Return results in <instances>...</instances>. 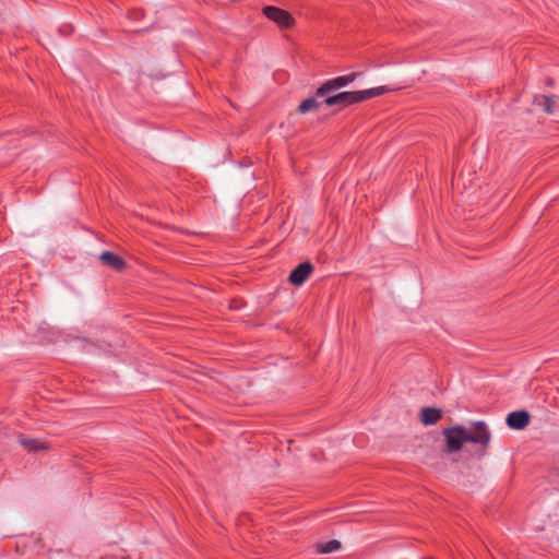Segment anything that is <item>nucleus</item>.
I'll list each match as a JSON object with an SVG mask.
<instances>
[{
	"label": "nucleus",
	"instance_id": "nucleus-11",
	"mask_svg": "<svg viewBox=\"0 0 559 559\" xmlns=\"http://www.w3.org/2000/svg\"><path fill=\"white\" fill-rule=\"evenodd\" d=\"M389 92H391V88H389L386 86H379V87L360 91V94H361L362 102H365L367 99L378 97V96L386 94Z\"/></svg>",
	"mask_w": 559,
	"mask_h": 559
},
{
	"label": "nucleus",
	"instance_id": "nucleus-10",
	"mask_svg": "<svg viewBox=\"0 0 559 559\" xmlns=\"http://www.w3.org/2000/svg\"><path fill=\"white\" fill-rule=\"evenodd\" d=\"M99 260L104 264L116 271H121L126 267L124 260L120 255L110 251L102 252V254L99 255Z\"/></svg>",
	"mask_w": 559,
	"mask_h": 559
},
{
	"label": "nucleus",
	"instance_id": "nucleus-12",
	"mask_svg": "<svg viewBox=\"0 0 559 559\" xmlns=\"http://www.w3.org/2000/svg\"><path fill=\"white\" fill-rule=\"evenodd\" d=\"M319 108V103L316 98H307L305 99L298 107V110L301 114H306L309 111L317 110Z\"/></svg>",
	"mask_w": 559,
	"mask_h": 559
},
{
	"label": "nucleus",
	"instance_id": "nucleus-1",
	"mask_svg": "<svg viewBox=\"0 0 559 559\" xmlns=\"http://www.w3.org/2000/svg\"><path fill=\"white\" fill-rule=\"evenodd\" d=\"M444 439V453H457L466 442L480 444L486 449L491 440V432L484 421H474L471 426L461 425L447 427L442 430Z\"/></svg>",
	"mask_w": 559,
	"mask_h": 559
},
{
	"label": "nucleus",
	"instance_id": "nucleus-2",
	"mask_svg": "<svg viewBox=\"0 0 559 559\" xmlns=\"http://www.w3.org/2000/svg\"><path fill=\"white\" fill-rule=\"evenodd\" d=\"M262 12L281 28H290L295 24L292 14L281 8L267 5L262 9Z\"/></svg>",
	"mask_w": 559,
	"mask_h": 559
},
{
	"label": "nucleus",
	"instance_id": "nucleus-7",
	"mask_svg": "<svg viewBox=\"0 0 559 559\" xmlns=\"http://www.w3.org/2000/svg\"><path fill=\"white\" fill-rule=\"evenodd\" d=\"M534 103L543 107L544 111L554 115L559 111V96H536Z\"/></svg>",
	"mask_w": 559,
	"mask_h": 559
},
{
	"label": "nucleus",
	"instance_id": "nucleus-13",
	"mask_svg": "<svg viewBox=\"0 0 559 559\" xmlns=\"http://www.w3.org/2000/svg\"><path fill=\"white\" fill-rule=\"evenodd\" d=\"M340 546H341L340 542H337V540H331V542H329V543L324 544V545L321 547L320 551H321L322 554H329V552H332V551H334V550L338 549V548H340Z\"/></svg>",
	"mask_w": 559,
	"mask_h": 559
},
{
	"label": "nucleus",
	"instance_id": "nucleus-3",
	"mask_svg": "<svg viewBox=\"0 0 559 559\" xmlns=\"http://www.w3.org/2000/svg\"><path fill=\"white\" fill-rule=\"evenodd\" d=\"M358 73L354 72L347 75L337 76L335 79L329 80L322 86H320L317 91L318 96H326L332 92L341 90L352 82L356 80Z\"/></svg>",
	"mask_w": 559,
	"mask_h": 559
},
{
	"label": "nucleus",
	"instance_id": "nucleus-8",
	"mask_svg": "<svg viewBox=\"0 0 559 559\" xmlns=\"http://www.w3.org/2000/svg\"><path fill=\"white\" fill-rule=\"evenodd\" d=\"M20 444L28 452H46L50 449L48 442L40 439H29L21 437L19 439Z\"/></svg>",
	"mask_w": 559,
	"mask_h": 559
},
{
	"label": "nucleus",
	"instance_id": "nucleus-9",
	"mask_svg": "<svg viewBox=\"0 0 559 559\" xmlns=\"http://www.w3.org/2000/svg\"><path fill=\"white\" fill-rule=\"evenodd\" d=\"M442 418V411L437 407H425L419 413L420 423L425 426L437 424Z\"/></svg>",
	"mask_w": 559,
	"mask_h": 559
},
{
	"label": "nucleus",
	"instance_id": "nucleus-14",
	"mask_svg": "<svg viewBox=\"0 0 559 559\" xmlns=\"http://www.w3.org/2000/svg\"><path fill=\"white\" fill-rule=\"evenodd\" d=\"M123 559H127V558H123Z\"/></svg>",
	"mask_w": 559,
	"mask_h": 559
},
{
	"label": "nucleus",
	"instance_id": "nucleus-5",
	"mask_svg": "<svg viewBox=\"0 0 559 559\" xmlns=\"http://www.w3.org/2000/svg\"><path fill=\"white\" fill-rule=\"evenodd\" d=\"M506 420L511 429H524L530 424V414L525 411L513 412L507 416Z\"/></svg>",
	"mask_w": 559,
	"mask_h": 559
},
{
	"label": "nucleus",
	"instance_id": "nucleus-4",
	"mask_svg": "<svg viewBox=\"0 0 559 559\" xmlns=\"http://www.w3.org/2000/svg\"><path fill=\"white\" fill-rule=\"evenodd\" d=\"M361 102H362V98H361L360 91L342 92V93L335 94L333 96H329L324 100L325 105L329 107L338 106L341 108H345L349 105H353L356 103H361Z\"/></svg>",
	"mask_w": 559,
	"mask_h": 559
},
{
	"label": "nucleus",
	"instance_id": "nucleus-6",
	"mask_svg": "<svg viewBox=\"0 0 559 559\" xmlns=\"http://www.w3.org/2000/svg\"><path fill=\"white\" fill-rule=\"evenodd\" d=\"M313 267L309 262L300 263L289 275V282L296 286L301 285L311 274Z\"/></svg>",
	"mask_w": 559,
	"mask_h": 559
}]
</instances>
